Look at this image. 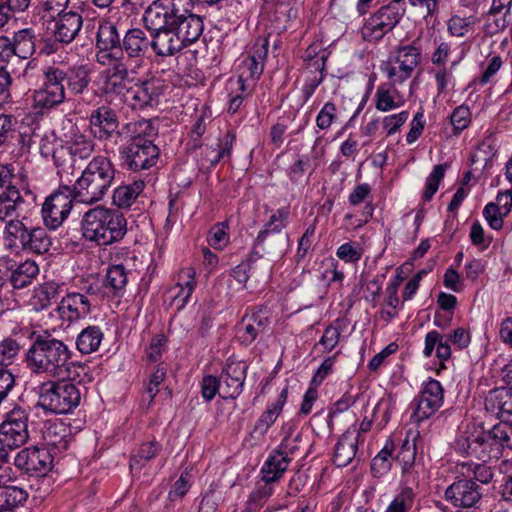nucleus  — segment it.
Masks as SVG:
<instances>
[{
    "label": "nucleus",
    "mask_w": 512,
    "mask_h": 512,
    "mask_svg": "<svg viewBox=\"0 0 512 512\" xmlns=\"http://www.w3.org/2000/svg\"><path fill=\"white\" fill-rule=\"evenodd\" d=\"M288 397V386L282 389L275 402L262 412L254 424L253 432L263 437L281 414Z\"/></svg>",
    "instance_id": "473e14b6"
},
{
    "label": "nucleus",
    "mask_w": 512,
    "mask_h": 512,
    "mask_svg": "<svg viewBox=\"0 0 512 512\" xmlns=\"http://www.w3.org/2000/svg\"><path fill=\"white\" fill-rule=\"evenodd\" d=\"M96 50L109 57L108 62L118 60L137 70L150 51V36L141 28H130L121 37L113 23L104 21L96 33Z\"/></svg>",
    "instance_id": "f03ea898"
},
{
    "label": "nucleus",
    "mask_w": 512,
    "mask_h": 512,
    "mask_svg": "<svg viewBox=\"0 0 512 512\" xmlns=\"http://www.w3.org/2000/svg\"><path fill=\"white\" fill-rule=\"evenodd\" d=\"M129 273L122 263L110 265L106 272L104 287L109 289L114 297H122L126 291Z\"/></svg>",
    "instance_id": "c03bdc74"
},
{
    "label": "nucleus",
    "mask_w": 512,
    "mask_h": 512,
    "mask_svg": "<svg viewBox=\"0 0 512 512\" xmlns=\"http://www.w3.org/2000/svg\"><path fill=\"white\" fill-rule=\"evenodd\" d=\"M104 338L102 329L97 325H89L81 330L76 338V348L81 354L96 352Z\"/></svg>",
    "instance_id": "a18cd8bd"
},
{
    "label": "nucleus",
    "mask_w": 512,
    "mask_h": 512,
    "mask_svg": "<svg viewBox=\"0 0 512 512\" xmlns=\"http://www.w3.org/2000/svg\"><path fill=\"white\" fill-rule=\"evenodd\" d=\"M423 354L430 357L436 348V357L440 361L441 368H445L444 362L452 356L450 341L437 330H431L425 335Z\"/></svg>",
    "instance_id": "f704fd0d"
},
{
    "label": "nucleus",
    "mask_w": 512,
    "mask_h": 512,
    "mask_svg": "<svg viewBox=\"0 0 512 512\" xmlns=\"http://www.w3.org/2000/svg\"><path fill=\"white\" fill-rule=\"evenodd\" d=\"M270 324L264 307H253L245 313L237 325V335L244 345H251L259 335L266 332Z\"/></svg>",
    "instance_id": "5701e85b"
},
{
    "label": "nucleus",
    "mask_w": 512,
    "mask_h": 512,
    "mask_svg": "<svg viewBox=\"0 0 512 512\" xmlns=\"http://www.w3.org/2000/svg\"><path fill=\"white\" fill-rule=\"evenodd\" d=\"M329 53L326 49L321 48L319 45L312 44L305 50L304 61L306 62V68L311 73H318V75H326V62Z\"/></svg>",
    "instance_id": "8fccbe9b"
},
{
    "label": "nucleus",
    "mask_w": 512,
    "mask_h": 512,
    "mask_svg": "<svg viewBox=\"0 0 512 512\" xmlns=\"http://www.w3.org/2000/svg\"><path fill=\"white\" fill-rule=\"evenodd\" d=\"M498 452L504 455L505 450L512 451V422L499 421L488 429Z\"/></svg>",
    "instance_id": "3c124183"
},
{
    "label": "nucleus",
    "mask_w": 512,
    "mask_h": 512,
    "mask_svg": "<svg viewBox=\"0 0 512 512\" xmlns=\"http://www.w3.org/2000/svg\"><path fill=\"white\" fill-rule=\"evenodd\" d=\"M167 337L163 333L152 337L149 345L145 349V360L148 363H156L162 358L163 351L167 345Z\"/></svg>",
    "instance_id": "680f3d73"
},
{
    "label": "nucleus",
    "mask_w": 512,
    "mask_h": 512,
    "mask_svg": "<svg viewBox=\"0 0 512 512\" xmlns=\"http://www.w3.org/2000/svg\"><path fill=\"white\" fill-rule=\"evenodd\" d=\"M143 23L145 28L150 31V49L154 51L156 56L168 57L172 56L184 47L194 43L195 41H188L180 30L171 27H152L148 23V19L143 15Z\"/></svg>",
    "instance_id": "a211bd4d"
},
{
    "label": "nucleus",
    "mask_w": 512,
    "mask_h": 512,
    "mask_svg": "<svg viewBox=\"0 0 512 512\" xmlns=\"http://www.w3.org/2000/svg\"><path fill=\"white\" fill-rule=\"evenodd\" d=\"M51 244V238L48 236L44 228H29L26 242V252L34 254H45L49 251Z\"/></svg>",
    "instance_id": "603ef678"
},
{
    "label": "nucleus",
    "mask_w": 512,
    "mask_h": 512,
    "mask_svg": "<svg viewBox=\"0 0 512 512\" xmlns=\"http://www.w3.org/2000/svg\"><path fill=\"white\" fill-rule=\"evenodd\" d=\"M472 121V114L469 106L462 104L457 106L450 115V122L453 126V134L459 135L467 129Z\"/></svg>",
    "instance_id": "bf43d9fd"
},
{
    "label": "nucleus",
    "mask_w": 512,
    "mask_h": 512,
    "mask_svg": "<svg viewBox=\"0 0 512 512\" xmlns=\"http://www.w3.org/2000/svg\"><path fill=\"white\" fill-rule=\"evenodd\" d=\"M0 266L10 270V285L14 290H22L30 286L39 275L38 264L31 259L17 263L6 256L0 258Z\"/></svg>",
    "instance_id": "393cba45"
},
{
    "label": "nucleus",
    "mask_w": 512,
    "mask_h": 512,
    "mask_svg": "<svg viewBox=\"0 0 512 512\" xmlns=\"http://www.w3.org/2000/svg\"><path fill=\"white\" fill-rule=\"evenodd\" d=\"M449 167L448 163L438 164L434 166L432 172L426 179L425 190L423 192V200L430 201L439 188V184L445 176V172Z\"/></svg>",
    "instance_id": "13d9d810"
},
{
    "label": "nucleus",
    "mask_w": 512,
    "mask_h": 512,
    "mask_svg": "<svg viewBox=\"0 0 512 512\" xmlns=\"http://www.w3.org/2000/svg\"><path fill=\"white\" fill-rule=\"evenodd\" d=\"M31 345L25 353L27 368L34 374H45L52 378L69 376L72 351L63 340L56 338L51 331L27 330Z\"/></svg>",
    "instance_id": "f257e3e1"
},
{
    "label": "nucleus",
    "mask_w": 512,
    "mask_h": 512,
    "mask_svg": "<svg viewBox=\"0 0 512 512\" xmlns=\"http://www.w3.org/2000/svg\"><path fill=\"white\" fill-rule=\"evenodd\" d=\"M358 445V435L346 431L338 439L334 454L333 463L337 467H345L352 462L356 456Z\"/></svg>",
    "instance_id": "e433bc0d"
},
{
    "label": "nucleus",
    "mask_w": 512,
    "mask_h": 512,
    "mask_svg": "<svg viewBox=\"0 0 512 512\" xmlns=\"http://www.w3.org/2000/svg\"><path fill=\"white\" fill-rule=\"evenodd\" d=\"M30 141V136L20 130V123L14 115L0 114V148L29 147Z\"/></svg>",
    "instance_id": "a878e982"
},
{
    "label": "nucleus",
    "mask_w": 512,
    "mask_h": 512,
    "mask_svg": "<svg viewBox=\"0 0 512 512\" xmlns=\"http://www.w3.org/2000/svg\"><path fill=\"white\" fill-rule=\"evenodd\" d=\"M81 231L85 240L108 246L121 241L127 234V220L117 209L96 206L84 213Z\"/></svg>",
    "instance_id": "39448f33"
},
{
    "label": "nucleus",
    "mask_w": 512,
    "mask_h": 512,
    "mask_svg": "<svg viewBox=\"0 0 512 512\" xmlns=\"http://www.w3.org/2000/svg\"><path fill=\"white\" fill-rule=\"evenodd\" d=\"M444 389L436 379H429L423 383L419 394L413 399L415 405L411 414V421L414 423L423 422L432 417L443 405Z\"/></svg>",
    "instance_id": "f3484780"
},
{
    "label": "nucleus",
    "mask_w": 512,
    "mask_h": 512,
    "mask_svg": "<svg viewBox=\"0 0 512 512\" xmlns=\"http://www.w3.org/2000/svg\"><path fill=\"white\" fill-rule=\"evenodd\" d=\"M487 462L476 463L473 461H464L456 464V470L463 474L464 477L479 483L486 494V486L489 485L493 478L494 472L492 467L486 464Z\"/></svg>",
    "instance_id": "c9c22d12"
},
{
    "label": "nucleus",
    "mask_w": 512,
    "mask_h": 512,
    "mask_svg": "<svg viewBox=\"0 0 512 512\" xmlns=\"http://www.w3.org/2000/svg\"><path fill=\"white\" fill-rule=\"evenodd\" d=\"M89 130L94 139L108 142L121 135L118 112L110 105L103 104L93 109L88 116Z\"/></svg>",
    "instance_id": "6ab92c4d"
},
{
    "label": "nucleus",
    "mask_w": 512,
    "mask_h": 512,
    "mask_svg": "<svg viewBox=\"0 0 512 512\" xmlns=\"http://www.w3.org/2000/svg\"><path fill=\"white\" fill-rule=\"evenodd\" d=\"M61 69L53 63L43 70L42 86L34 91L33 99L37 107L50 109L66 100V90L61 82Z\"/></svg>",
    "instance_id": "dca6fc26"
},
{
    "label": "nucleus",
    "mask_w": 512,
    "mask_h": 512,
    "mask_svg": "<svg viewBox=\"0 0 512 512\" xmlns=\"http://www.w3.org/2000/svg\"><path fill=\"white\" fill-rule=\"evenodd\" d=\"M95 149V143L93 139L89 138L84 134H75L70 143L68 152L69 159L78 157L79 159H88Z\"/></svg>",
    "instance_id": "864d4df0"
},
{
    "label": "nucleus",
    "mask_w": 512,
    "mask_h": 512,
    "mask_svg": "<svg viewBox=\"0 0 512 512\" xmlns=\"http://www.w3.org/2000/svg\"><path fill=\"white\" fill-rule=\"evenodd\" d=\"M162 451V444L156 439L142 442L138 448L134 449L130 456L129 467L131 471L141 470L152 459L157 457Z\"/></svg>",
    "instance_id": "ea45409f"
},
{
    "label": "nucleus",
    "mask_w": 512,
    "mask_h": 512,
    "mask_svg": "<svg viewBox=\"0 0 512 512\" xmlns=\"http://www.w3.org/2000/svg\"><path fill=\"white\" fill-rule=\"evenodd\" d=\"M73 200H76L73 186L60 185L50 194L41 209L45 226L51 230L60 227L71 212Z\"/></svg>",
    "instance_id": "2eb2a0df"
},
{
    "label": "nucleus",
    "mask_w": 512,
    "mask_h": 512,
    "mask_svg": "<svg viewBox=\"0 0 512 512\" xmlns=\"http://www.w3.org/2000/svg\"><path fill=\"white\" fill-rule=\"evenodd\" d=\"M416 499V491L405 484L400 487L384 512H412Z\"/></svg>",
    "instance_id": "09e8293b"
},
{
    "label": "nucleus",
    "mask_w": 512,
    "mask_h": 512,
    "mask_svg": "<svg viewBox=\"0 0 512 512\" xmlns=\"http://www.w3.org/2000/svg\"><path fill=\"white\" fill-rule=\"evenodd\" d=\"M131 133L128 142L120 149L124 166L133 172L148 170L155 166L160 156V149L154 144L158 130L150 119H140L126 124Z\"/></svg>",
    "instance_id": "20e7f679"
},
{
    "label": "nucleus",
    "mask_w": 512,
    "mask_h": 512,
    "mask_svg": "<svg viewBox=\"0 0 512 512\" xmlns=\"http://www.w3.org/2000/svg\"><path fill=\"white\" fill-rule=\"evenodd\" d=\"M236 132L233 129L227 130L218 142L213 146L219 162L229 163L232 158V149L236 142Z\"/></svg>",
    "instance_id": "6e6d98bb"
},
{
    "label": "nucleus",
    "mask_w": 512,
    "mask_h": 512,
    "mask_svg": "<svg viewBox=\"0 0 512 512\" xmlns=\"http://www.w3.org/2000/svg\"><path fill=\"white\" fill-rule=\"evenodd\" d=\"M394 452L395 444L390 437L371 461L370 470L374 478H382L391 470L393 462H395Z\"/></svg>",
    "instance_id": "37998d69"
},
{
    "label": "nucleus",
    "mask_w": 512,
    "mask_h": 512,
    "mask_svg": "<svg viewBox=\"0 0 512 512\" xmlns=\"http://www.w3.org/2000/svg\"><path fill=\"white\" fill-rule=\"evenodd\" d=\"M194 0H155L144 12L155 29L180 30L188 41H197L204 30V16Z\"/></svg>",
    "instance_id": "7ed1b4c3"
},
{
    "label": "nucleus",
    "mask_w": 512,
    "mask_h": 512,
    "mask_svg": "<svg viewBox=\"0 0 512 512\" xmlns=\"http://www.w3.org/2000/svg\"><path fill=\"white\" fill-rule=\"evenodd\" d=\"M37 36L31 27L23 28L13 33L14 55L23 60L30 59L36 52Z\"/></svg>",
    "instance_id": "a19ab883"
},
{
    "label": "nucleus",
    "mask_w": 512,
    "mask_h": 512,
    "mask_svg": "<svg viewBox=\"0 0 512 512\" xmlns=\"http://www.w3.org/2000/svg\"><path fill=\"white\" fill-rule=\"evenodd\" d=\"M289 464L290 460L275 449L261 468V482L274 483L278 481L288 469Z\"/></svg>",
    "instance_id": "58836bf2"
},
{
    "label": "nucleus",
    "mask_w": 512,
    "mask_h": 512,
    "mask_svg": "<svg viewBox=\"0 0 512 512\" xmlns=\"http://www.w3.org/2000/svg\"><path fill=\"white\" fill-rule=\"evenodd\" d=\"M452 449L462 457L476 458L482 462L497 461L502 458V453L496 449L489 430L484 429L483 425H466L457 433Z\"/></svg>",
    "instance_id": "6e6552de"
},
{
    "label": "nucleus",
    "mask_w": 512,
    "mask_h": 512,
    "mask_svg": "<svg viewBox=\"0 0 512 512\" xmlns=\"http://www.w3.org/2000/svg\"><path fill=\"white\" fill-rule=\"evenodd\" d=\"M62 285L56 281H46L39 284L34 290L30 303L34 310L42 311L47 309L52 300L56 299L61 291Z\"/></svg>",
    "instance_id": "79ce46f5"
},
{
    "label": "nucleus",
    "mask_w": 512,
    "mask_h": 512,
    "mask_svg": "<svg viewBox=\"0 0 512 512\" xmlns=\"http://www.w3.org/2000/svg\"><path fill=\"white\" fill-rule=\"evenodd\" d=\"M394 458L396 464L400 466L402 481L405 484L414 482L418 478L417 467L419 466V462H417V446L415 439L410 441L406 438L397 449Z\"/></svg>",
    "instance_id": "cd10ccee"
},
{
    "label": "nucleus",
    "mask_w": 512,
    "mask_h": 512,
    "mask_svg": "<svg viewBox=\"0 0 512 512\" xmlns=\"http://www.w3.org/2000/svg\"><path fill=\"white\" fill-rule=\"evenodd\" d=\"M269 37L258 36L255 38L248 55L239 66V79L257 81L262 75L265 61L268 55Z\"/></svg>",
    "instance_id": "4be33fe9"
},
{
    "label": "nucleus",
    "mask_w": 512,
    "mask_h": 512,
    "mask_svg": "<svg viewBox=\"0 0 512 512\" xmlns=\"http://www.w3.org/2000/svg\"><path fill=\"white\" fill-rule=\"evenodd\" d=\"M18 333L13 332L12 336L4 338L0 342V366L7 368L19 354L22 346L15 338Z\"/></svg>",
    "instance_id": "5fc2aeb1"
},
{
    "label": "nucleus",
    "mask_w": 512,
    "mask_h": 512,
    "mask_svg": "<svg viewBox=\"0 0 512 512\" xmlns=\"http://www.w3.org/2000/svg\"><path fill=\"white\" fill-rule=\"evenodd\" d=\"M48 380L38 387V401L36 407L53 414L72 413L81 402V391L78 385L58 378Z\"/></svg>",
    "instance_id": "0eeeda50"
},
{
    "label": "nucleus",
    "mask_w": 512,
    "mask_h": 512,
    "mask_svg": "<svg viewBox=\"0 0 512 512\" xmlns=\"http://www.w3.org/2000/svg\"><path fill=\"white\" fill-rule=\"evenodd\" d=\"M34 201L35 195L27 188H20L12 165H0V221L19 217L28 201Z\"/></svg>",
    "instance_id": "9d476101"
},
{
    "label": "nucleus",
    "mask_w": 512,
    "mask_h": 512,
    "mask_svg": "<svg viewBox=\"0 0 512 512\" xmlns=\"http://www.w3.org/2000/svg\"><path fill=\"white\" fill-rule=\"evenodd\" d=\"M59 69H61L60 78L63 87L67 88L72 95H81L87 90L91 76L86 65H59Z\"/></svg>",
    "instance_id": "c756f323"
},
{
    "label": "nucleus",
    "mask_w": 512,
    "mask_h": 512,
    "mask_svg": "<svg viewBox=\"0 0 512 512\" xmlns=\"http://www.w3.org/2000/svg\"><path fill=\"white\" fill-rule=\"evenodd\" d=\"M337 108L333 102H326L316 117V125L321 130H327L337 118Z\"/></svg>",
    "instance_id": "774afa93"
},
{
    "label": "nucleus",
    "mask_w": 512,
    "mask_h": 512,
    "mask_svg": "<svg viewBox=\"0 0 512 512\" xmlns=\"http://www.w3.org/2000/svg\"><path fill=\"white\" fill-rule=\"evenodd\" d=\"M290 215L289 207H281L273 213L269 221L265 224L264 228L259 231L256 239L255 246H261L269 234L280 233L287 226V221Z\"/></svg>",
    "instance_id": "49530a36"
},
{
    "label": "nucleus",
    "mask_w": 512,
    "mask_h": 512,
    "mask_svg": "<svg viewBox=\"0 0 512 512\" xmlns=\"http://www.w3.org/2000/svg\"><path fill=\"white\" fill-rule=\"evenodd\" d=\"M103 52L96 50V62L107 69L100 73L101 86L99 91L104 96H123L129 93L131 82L130 76L137 73V70L121 61L108 62Z\"/></svg>",
    "instance_id": "f8f14e48"
},
{
    "label": "nucleus",
    "mask_w": 512,
    "mask_h": 512,
    "mask_svg": "<svg viewBox=\"0 0 512 512\" xmlns=\"http://www.w3.org/2000/svg\"><path fill=\"white\" fill-rule=\"evenodd\" d=\"M14 465L29 476H45L52 468L53 456L48 448L27 447L17 453Z\"/></svg>",
    "instance_id": "aec40b11"
},
{
    "label": "nucleus",
    "mask_w": 512,
    "mask_h": 512,
    "mask_svg": "<svg viewBox=\"0 0 512 512\" xmlns=\"http://www.w3.org/2000/svg\"><path fill=\"white\" fill-rule=\"evenodd\" d=\"M42 438L52 449L61 452L66 450L69 446L71 431L69 427L61 421H49L45 423Z\"/></svg>",
    "instance_id": "72a5a7b5"
},
{
    "label": "nucleus",
    "mask_w": 512,
    "mask_h": 512,
    "mask_svg": "<svg viewBox=\"0 0 512 512\" xmlns=\"http://www.w3.org/2000/svg\"><path fill=\"white\" fill-rule=\"evenodd\" d=\"M273 483L258 482L255 490L250 494L248 501L253 509H260L273 494Z\"/></svg>",
    "instance_id": "0e129e2a"
},
{
    "label": "nucleus",
    "mask_w": 512,
    "mask_h": 512,
    "mask_svg": "<svg viewBox=\"0 0 512 512\" xmlns=\"http://www.w3.org/2000/svg\"><path fill=\"white\" fill-rule=\"evenodd\" d=\"M285 433L284 438L276 449L291 461L295 455L299 454L302 435L299 432L294 434L292 426Z\"/></svg>",
    "instance_id": "4d7b16f0"
},
{
    "label": "nucleus",
    "mask_w": 512,
    "mask_h": 512,
    "mask_svg": "<svg viewBox=\"0 0 512 512\" xmlns=\"http://www.w3.org/2000/svg\"><path fill=\"white\" fill-rule=\"evenodd\" d=\"M247 370L246 362L233 358L227 359L220 374L222 382V394L220 396L223 399H236L242 393Z\"/></svg>",
    "instance_id": "b1692460"
},
{
    "label": "nucleus",
    "mask_w": 512,
    "mask_h": 512,
    "mask_svg": "<svg viewBox=\"0 0 512 512\" xmlns=\"http://www.w3.org/2000/svg\"><path fill=\"white\" fill-rule=\"evenodd\" d=\"M406 13L405 0H390L365 19L360 34L368 43H378L400 23Z\"/></svg>",
    "instance_id": "1a4fd4ad"
},
{
    "label": "nucleus",
    "mask_w": 512,
    "mask_h": 512,
    "mask_svg": "<svg viewBox=\"0 0 512 512\" xmlns=\"http://www.w3.org/2000/svg\"><path fill=\"white\" fill-rule=\"evenodd\" d=\"M341 354V351H336L333 355L328 356L324 359L322 364L314 373L311 379L312 386H320L325 378L333 372V367L337 361L338 356Z\"/></svg>",
    "instance_id": "338daca9"
},
{
    "label": "nucleus",
    "mask_w": 512,
    "mask_h": 512,
    "mask_svg": "<svg viewBox=\"0 0 512 512\" xmlns=\"http://www.w3.org/2000/svg\"><path fill=\"white\" fill-rule=\"evenodd\" d=\"M115 173L110 158L103 155L93 157L73 185L76 201L94 204L102 200L115 179Z\"/></svg>",
    "instance_id": "423d86ee"
},
{
    "label": "nucleus",
    "mask_w": 512,
    "mask_h": 512,
    "mask_svg": "<svg viewBox=\"0 0 512 512\" xmlns=\"http://www.w3.org/2000/svg\"><path fill=\"white\" fill-rule=\"evenodd\" d=\"M29 497L28 491L16 484L15 480H0V512H13L25 505Z\"/></svg>",
    "instance_id": "7c9ffc66"
},
{
    "label": "nucleus",
    "mask_w": 512,
    "mask_h": 512,
    "mask_svg": "<svg viewBox=\"0 0 512 512\" xmlns=\"http://www.w3.org/2000/svg\"><path fill=\"white\" fill-rule=\"evenodd\" d=\"M92 294H94L92 286H89L85 293L67 292L55 309L62 320V324L67 323L69 325L86 318L91 313L92 303L88 296Z\"/></svg>",
    "instance_id": "412c9836"
},
{
    "label": "nucleus",
    "mask_w": 512,
    "mask_h": 512,
    "mask_svg": "<svg viewBox=\"0 0 512 512\" xmlns=\"http://www.w3.org/2000/svg\"><path fill=\"white\" fill-rule=\"evenodd\" d=\"M201 395L204 400L210 402L217 393L222 394V382L220 377L214 375H204L200 382Z\"/></svg>",
    "instance_id": "69168bd1"
},
{
    "label": "nucleus",
    "mask_w": 512,
    "mask_h": 512,
    "mask_svg": "<svg viewBox=\"0 0 512 512\" xmlns=\"http://www.w3.org/2000/svg\"><path fill=\"white\" fill-rule=\"evenodd\" d=\"M341 320L338 318L329 324L321 336L318 344L323 346L324 352L332 351L340 341L341 335Z\"/></svg>",
    "instance_id": "052dcab7"
},
{
    "label": "nucleus",
    "mask_w": 512,
    "mask_h": 512,
    "mask_svg": "<svg viewBox=\"0 0 512 512\" xmlns=\"http://www.w3.org/2000/svg\"><path fill=\"white\" fill-rule=\"evenodd\" d=\"M131 96L130 106L132 109H143L152 106L154 101L162 94L161 80L151 77L144 81L136 83L130 87Z\"/></svg>",
    "instance_id": "bb28decb"
},
{
    "label": "nucleus",
    "mask_w": 512,
    "mask_h": 512,
    "mask_svg": "<svg viewBox=\"0 0 512 512\" xmlns=\"http://www.w3.org/2000/svg\"><path fill=\"white\" fill-rule=\"evenodd\" d=\"M30 410V408L15 404L4 415V420L0 424V453L5 454V464L9 461V451L20 448L29 439Z\"/></svg>",
    "instance_id": "9b49d317"
},
{
    "label": "nucleus",
    "mask_w": 512,
    "mask_h": 512,
    "mask_svg": "<svg viewBox=\"0 0 512 512\" xmlns=\"http://www.w3.org/2000/svg\"><path fill=\"white\" fill-rule=\"evenodd\" d=\"M145 182L136 180L131 184L118 186L113 193V204L118 208H129L143 192Z\"/></svg>",
    "instance_id": "de8ad7c7"
},
{
    "label": "nucleus",
    "mask_w": 512,
    "mask_h": 512,
    "mask_svg": "<svg viewBox=\"0 0 512 512\" xmlns=\"http://www.w3.org/2000/svg\"><path fill=\"white\" fill-rule=\"evenodd\" d=\"M83 24L80 14L69 11L58 15L55 21L53 34L65 44L71 43L79 34Z\"/></svg>",
    "instance_id": "2f4dec72"
},
{
    "label": "nucleus",
    "mask_w": 512,
    "mask_h": 512,
    "mask_svg": "<svg viewBox=\"0 0 512 512\" xmlns=\"http://www.w3.org/2000/svg\"><path fill=\"white\" fill-rule=\"evenodd\" d=\"M484 405L500 421L512 422V388L499 387L490 390Z\"/></svg>",
    "instance_id": "c85d7f7f"
},
{
    "label": "nucleus",
    "mask_w": 512,
    "mask_h": 512,
    "mask_svg": "<svg viewBox=\"0 0 512 512\" xmlns=\"http://www.w3.org/2000/svg\"><path fill=\"white\" fill-rule=\"evenodd\" d=\"M444 499L459 512H482L480 507L484 490L479 483L464 477L456 470L454 481L444 492Z\"/></svg>",
    "instance_id": "ddd939ff"
},
{
    "label": "nucleus",
    "mask_w": 512,
    "mask_h": 512,
    "mask_svg": "<svg viewBox=\"0 0 512 512\" xmlns=\"http://www.w3.org/2000/svg\"><path fill=\"white\" fill-rule=\"evenodd\" d=\"M17 218L18 217H15L5 221L6 225L3 238L10 250L25 251L29 228Z\"/></svg>",
    "instance_id": "4c0bfd02"
},
{
    "label": "nucleus",
    "mask_w": 512,
    "mask_h": 512,
    "mask_svg": "<svg viewBox=\"0 0 512 512\" xmlns=\"http://www.w3.org/2000/svg\"><path fill=\"white\" fill-rule=\"evenodd\" d=\"M227 222H219L215 224L209 231L207 241L214 249H223L229 242Z\"/></svg>",
    "instance_id": "e2e57ef3"
},
{
    "label": "nucleus",
    "mask_w": 512,
    "mask_h": 512,
    "mask_svg": "<svg viewBox=\"0 0 512 512\" xmlns=\"http://www.w3.org/2000/svg\"><path fill=\"white\" fill-rule=\"evenodd\" d=\"M421 59L422 50L416 45V41L400 44L390 53L383 71L392 84H402L412 76Z\"/></svg>",
    "instance_id": "4468645a"
}]
</instances>
